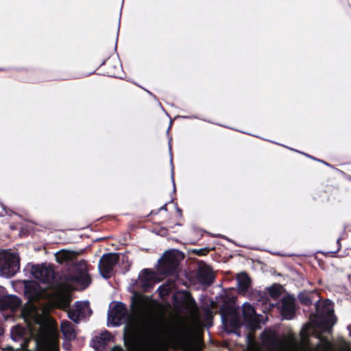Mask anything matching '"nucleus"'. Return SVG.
<instances>
[{"label":"nucleus","mask_w":351,"mask_h":351,"mask_svg":"<svg viewBox=\"0 0 351 351\" xmlns=\"http://www.w3.org/2000/svg\"><path fill=\"white\" fill-rule=\"evenodd\" d=\"M75 272L73 276V280L84 287H86L90 283V277L87 272V265L86 261H80L75 265Z\"/></svg>","instance_id":"nucleus-9"},{"label":"nucleus","mask_w":351,"mask_h":351,"mask_svg":"<svg viewBox=\"0 0 351 351\" xmlns=\"http://www.w3.org/2000/svg\"><path fill=\"white\" fill-rule=\"evenodd\" d=\"M130 307L131 313L123 303L112 304L108 325L125 324L124 335L130 339L139 336L147 351H166L169 347H178L182 351H201V341L192 337L193 327L186 319L161 317L143 323L151 315L152 305L147 298L141 295H132Z\"/></svg>","instance_id":"nucleus-1"},{"label":"nucleus","mask_w":351,"mask_h":351,"mask_svg":"<svg viewBox=\"0 0 351 351\" xmlns=\"http://www.w3.org/2000/svg\"><path fill=\"white\" fill-rule=\"evenodd\" d=\"M36 351H45L43 349H38Z\"/></svg>","instance_id":"nucleus-31"},{"label":"nucleus","mask_w":351,"mask_h":351,"mask_svg":"<svg viewBox=\"0 0 351 351\" xmlns=\"http://www.w3.org/2000/svg\"><path fill=\"white\" fill-rule=\"evenodd\" d=\"M91 313L88 301H77L75 302V308L69 310L68 317L73 322L78 324L83 318L90 316Z\"/></svg>","instance_id":"nucleus-6"},{"label":"nucleus","mask_w":351,"mask_h":351,"mask_svg":"<svg viewBox=\"0 0 351 351\" xmlns=\"http://www.w3.org/2000/svg\"><path fill=\"white\" fill-rule=\"evenodd\" d=\"M21 305V300L16 295H8L0 298V310H15Z\"/></svg>","instance_id":"nucleus-13"},{"label":"nucleus","mask_w":351,"mask_h":351,"mask_svg":"<svg viewBox=\"0 0 351 351\" xmlns=\"http://www.w3.org/2000/svg\"><path fill=\"white\" fill-rule=\"evenodd\" d=\"M171 125H172V121H171V122H170L169 127V128H168V130H167V131H169V129H170V128H171Z\"/></svg>","instance_id":"nucleus-30"},{"label":"nucleus","mask_w":351,"mask_h":351,"mask_svg":"<svg viewBox=\"0 0 351 351\" xmlns=\"http://www.w3.org/2000/svg\"><path fill=\"white\" fill-rule=\"evenodd\" d=\"M176 210L180 214H181V210L180 208H177Z\"/></svg>","instance_id":"nucleus-29"},{"label":"nucleus","mask_w":351,"mask_h":351,"mask_svg":"<svg viewBox=\"0 0 351 351\" xmlns=\"http://www.w3.org/2000/svg\"><path fill=\"white\" fill-rule=\"evenodd\" d=\"M243 317L245 325L250 330L246 335L247 351H259L253 332L255 330L260 328L263 317L257 314L254 307L248 302H245L243 304Z\"/></svg>","instance_id":"nucleus-2"},{"label":"nucleus","mask_w":351,"mask_h":351,"mask_svg":"<svg viewBox=\"0 0 351 351\" xmlns=\"http://www.w3.org/2000/svg\"><path fill=\"white\" fill-rule=\"evenodd\" d=\"M20 268L19 256L17 252H3L0 254V271L8 278L14 276Z\"/></svg>","instance_id":"nucleus-3"},{"label":"nucleus","mask_w":351,"mask_h":351,"mask_svg":"<svg viewBox=\"0 0 351 351\" xmlns=\"http://www.w3.org/2000/svg\"><path fill=\"white\" fill-rule=\"evenodd\" d=\"M180 253L178 251L169 250L164 253L158 261V269L165 274H173L178 265Z\"/></svg>","instance_id":"nucleus-5"},{"label":"nucleus","mask_w":351,"mask_h":351,"mask_svg":"<svg viewBox=\"0 0 351 351\" xmlns=\"http://www.w3.org/2000/svg\"><path fill=\"white\" fill-rule=\"evenodd\" d=\"M156 282L155 274L147 269L141 271L138 276V284L143 291H146L152 288Z\"/></svg>","instance_id":"nucleus-10"},{"label":"nucleus","mask_w":351,"mask_h":351,"mask_svg":"<svg viewBox=\"0 0 351 351\" xmlns=\"http://www.w3.org/2000/svg\"><path fill=\"white\" fill-rule=\"evenodd\" d=\"M160 210H167V204H165L162 206H161Z\"/></svg>","instance_id":"nucleus-28"},{"label":"nucleus","mask_w":351,"mask_h":351,"mask_svg":"<svg viewBox=\"0 0 351 351\" xmlns=\"http://www.w3.org/2000/svg\"><path fill=\"white\" fill-rule=\"evenodd\" d=\"M25 295L30 300H38L43 297V292L40 286L35 282L24 281Z\"/></svg>","instance_id":"nucleus-11"},{"label":"nucleus","mask_w":351,"mask_h":351,"mask_svg":"<svg viewBox=\"0 0 351 351\" xmlns=\"http://www.w3.org/2000/svg\"><path fill=\"white\" fill-rule=\"evenodd\" d=\"M160 295H167L171 291V287L168 285H162L158 287Z\"/></svg>","instance_id":"nucleus-22"},{"label":"nucleus","mask_w":351,"mask_h":351,"mask_svg":"<svg viewBox=\"0 0 351 351\" xmlns=\"http://www.w3.org/2000/svg\"><path fill=\"white\" fill-rule=\"evenodd\" d=\"M237 280L239 289L242 292L246 291L250 284L248 276L245 273H241L238 274Z\"/></svg>","instance_id":"nucleus-19"},{"label":"nucleus","mask_w":351,"mask_h":351,"mask_svg":"<svg viewBox=\"0 0 351 351\" xmlns=\"http://www.w3.org/2000/svg\"><path fill=\"white\" fill-rule=\"evenodd\" d=\"M31 273L35 278L46 284H50L55 276L52 267L46 264L32 266Z\"/></svg>","instance_id":"nucleus-7"},{"label":"nucleus","mask_w":351,"mask_h":351,"mask_svg":"<svg viewBox=\"0 0 351 351\" xmlns=\"http://www.w3.org/2000/svg\"><path fill=\"white\" fill-rule=\"evenodd\" d=\"M12 339L14 341H19L21 339V335H22V334L19 332V328H14L13 329V330L12 331Z\"/></svg>","instance_id":"nucleus-24"},{"label":"nucleus","mask_w":351,"mask_h":351,"mask_svg":"<svg viewBox=\"0 0 351 351\" xmlns=\"http://www.w3.org/2000/svg\"><path fill=\"white\" fill-rule=\"evenodd\" d=\"M169 152H170V156H171V164H172V160H173V158H172V154H171V145L169 144ZM171 166H173V165H171ZM171 182H172V184H173V192L176 191V184H175V181H174V178H173V167H171Z\"/></svg>","instance_id":"nucleus-23"},{"label":"nucleus","mask_w":351,"mask_h":351,"mask_svg":"<svg viewBox=\"0 0 351 351\" xmlns=\"http://www.w3.org/2000/svg\"><path fill=\"white\" fill-rule=\"evenodd\" d=\"M71 300L70 293L64 288H59L56 291L55 302L61 308H66Z\"/></svg>","instance_id":"nucleus-16"},{"label":"nucleus","mask_w":351,"mask_h":351,"mask_svg":"<svg viewBox=\"0 0 351 351\" xmlns=\"http://www.w3.org/2000/svg\"><path fill=\"white\" fill-rule=\"evenodd\" d=\"M298 300L302 304L310 305L312 303L310 294L308 293H301L298 295Z\"/></svg>","instance_id":"nucleus-20"},{"label":"nucleus","mask_w":351,"mask_h":351,"mask_svg":"<svg viewBox=\"0 0 351 351\" xmlns=\"http://www.w3.org/2000/svg\"><path fill=\"white\" fill-rule=\"evenodd\" d=\"M273 290V288H271V294L273 297H277L279 294L278 291H272Z\"/></svg>","instance_id":"nucleus-27"},{"label":"nucleus","mask_w":351,"mask_h":351,"mask_svg":"<svg viewBox=\"0 0 351 351\" xmlns=\"http://www.w3.org/2000/svg\"><path fill=\"white\" fill-rule=\"evenodd\" d=\"M110 351H123V350L120 346H114L111 349Z\"/></svg>","instance_id":"nucleus-26"},{"label":"nucleus","mask_w":351,"mask_h":351,"mask_svg":"<svg viewBox=\"0 0 351 351\" xmlns=\"http://www.w3.org/2000/svg\"><path fill=\"white\" fill-rule=\"evenodd\" d=\"M295 313V302L293 298L286 297L282 300L281 314L283 319H291Z\"/></svg>","instance_id":"nucleus-12"},{"label":"nucleus","mask_w":351,"mask_h":351,"mask_svg":"<svg viewBox=\"0 0 351 351\" xmlns=\"http://www.w3.org/2000/svg\"><path fill=\"white\" fill-rule=\"evenodd\" d=\"M336 320L332 306L330 304H326L322 309L317 310L313 324L324 332H330Z\"/></svg>","instance_id":"nucleus-4"},{"label":"nucleus","mask_w":351,"mask_h":351,"mask_svg":"<svg viewBox=\"0 0 351 351\" xmlns=\"http://www.w3.org/2000/svg\"><path fill=\"white\" fill-rule=\"evenodd\" d=\"M214 279V274L210 267L206 265H201L197 274L198 281L203 285H210Z\"/></svg>","instance_id":"nucleus-14"},{"label":"nucleus","mask_w":351,"mask_h":351,"mask_svg":"<svg viewBox=\"0 0 351 351\" xmlns=\"http://www.w3.org/2000/svg\"><path fill=\"white\" fill-rule=\"evenodd\" d=\"M69 254L65 252H60L56 254V261L62 263L69 258Z\"/></svg>","instance_id":"nucleus-21"},{"label":"nucleus","mask_w":351,"mask_h":351,"mask_svg":"<svg viewBox=\"0 0 351 351\" xmlns=\"http://www.w3.org/2000/svg\"><path fill=\"white\" fill-rule=\"evenodd\" d=\"M119 255L115 253L104 254L99 263V270L104 278H108L113 269L114 266L117 263Z\"/></svg>","instance_id":"nucleus-8"},{"label":"nucleus","mask_w":351,"mask_h":351,"mask_svg":"<svg viewBox=\"0 0 351 351\" xmlns=\"http://www.w3.org/2000/svg\"><path fill=\"white\" fill-rule=\"evenodd\" d=\"M112 336L108 332L101 333L99 336L95 337L91 341V346L95 351H102L108 343L110 341Z\"/></svg>","instance_id":"nucleus-15"},{"label":"nucleus","mask_w":351,"mask_h":351,"mask_svg":"<svg viewBox=\"0 0 351 351\" xmlns=\"http://www.w3.org/2000/svg\"><path fill=\"white\" fill-rule=\"evenodd\" d=\"M61 331L65 339L71 340L75 337L73 325L68 320H63L60 324Z\"/></svg>","instance_id":"nucleus-18"},{"label":"nucleus","mask_w":351,"mask_h":351,"mask_svg":"<svg viewBox=\"0 0 351 351\" xmlns=\"http://www.w3.org/2000/svg\"><path fill=\"white\" fill-rule=\"evenodd\" d=\"M233 326L235 328V330L233 332L234 334H236L237 336H241L240 331L237 330V328L239 326V323L237 321H234Z\"/></svg>","instance_id":"nucleus-25"},{"label":"nucleus","mask_w":351,"mask_h":351,"mask_svg":"<svg viewBox=\"0 0 351 351\" xmlns=\"http://www.w3.org/2000/svg\"><path fill=\"white\" fill-rule=\"evenodd\" d=\"M184 312L186 313H189L191 315H195L197 313L198 308L196 302L189 294L184 295Z\"/></svg>","instance_id":"nucleus-17"}]
</instances>
